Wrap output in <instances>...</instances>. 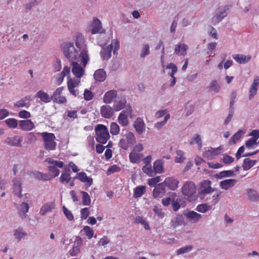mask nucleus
I'll return each instance as SVG.
<instances>
[{"instance_id": "47", "label": "nucleus", "mask_w": 259, "mask_h": 259, "mask_svg": "<svg viewBox=\"0 0 259 259\" xmlns=\"http://www.w3.org/2000/svg\"><path fill=\"white\" fill-rule=\"evenodd\" d=\"M150 54L149 46L148 44H144L142 46L140 57L144 58L147 55Z\"/></svg>"}, {"instance_id": "29", "label": "nucleus", "mask_w": 259, "mask_h": 259, "mask_svg": "<svg viewBox=\"0 0 259 259\" xmlns=\"http://www.w3.org/2000/svg\"><path fill=\"white\" fill-rule=\"evenodd\" d=\"M232 57L236 62L240 64L246 63L251 59V57L250 56H245L244 55H234Z\"/></svg>"}, {"instance_id": "23", "label": "nucleus", "mask_w": 259, "mask_h": 259, "mask_svg": "<svg viewBox=\"0 0 259 259\" xmlns=\"http://www.w3.org/2000/svg\"><path fill=\"white\" fill-rule=\"evenodd\" d=\"M134 127L136 131L140 135L142 134L145 130V123L141 118H138L134 123Z\"/></svg>"}, {"instance_id": "41", "label": "nucleus", "mask_w": 259, "mask_h": 259, "mask_svg": "<svg viewBox=\"0 0 259 259\" xmlns=\"http://www.w3.org/2000/svg\"><path fill=\"white\" fill-rule=\"evenodd\" d=\"M130 160L132 163H137L141 158V155L139 153L132 152L129 155Z\"/></svg>"}, {"instance_id": "13", "label": "nucleus", "mask_w": 259, "mask_h": 259, "mask_svg": "<svg viewBox=\"0 0 259 259\" xmlns=\"http://www.w3.org/2000/svg\"><path fill=\"white\" fill-rule=\"evenodd\" d=\"M162 183L165 187H167L170 190L174 191L177 189L179 181L174 177H167Z\"/></svg>"}, {"instance_id": "33", "label": "nucleus", "mask_w": 259, "mask_h": 259, "mask_svg": "<svg viewBox=\"0 0 259 259\" xmlns=\"http://www.w3.org/2000/svg\"><path fill=\"white\" fill-rule=\"evenodd\" d=\"M54 208V204L52 202H49L44 204L40 210V214L44 215L48 211H51Z\"/></svg>"}, {"instance_id": "17", "label": "nucleus", "mask_w": 259, "mask_h": 259, "mask_svg": "<svg viewBox=\"0 0 259 259\" xmlns=\"http://www.w3.org/2000/svg\"><path fill=\"white\" fill-rule=\"evenodd\" d=\"M117 97V93L115 90H110L107 92L104 96L103 101L106 104H109L114 102Z\"/></svg>"}, {"instance_id": "37", "label": "nucleus", "mask_w": 259, "mask_h": 259, "mask_svg": "<svg viewBox=\"0 0 259 259\" xmlns=\"http://www.w3.org/2000/svg\"><path fill=\"white\" fill-rule=\"evenodd\" d=\"M145 192V186H140L137 187L134 191V197L136 198L140 197Z\"/></svg>"}, {"instance_id": "10", "label": "nucleus", "mask_w": 259, "mask_h": 259, "mask_svg": "<svg viewBox=\"0 0 259 259\" xmlns=\"http://www.w3.org/2000/svg\"><path fill=\"white\" fill-rule=\"evenodd\" d=\"M132 108L128 107L126 110L122 111L119 114L118 120L119 124L123 126H126L128 124L127 119V115H130L132 113Z\"/></svg>"}, {"instance_id": "44", "label": "nucleus", "mask_w": 259, "mask_h": 259, "mask_svg": "<svg viewBox=\"0 0 259 259\" xmlns=\"http://www.w3.org/2000/svg\"><path fill=\"white\" fill-rule=\"evenodd\" d=\"M119 126L116 122H112L110 124V133L112 135H117L119 132Z\"/></svg>"}, {"instance_id": "54", "label": "nucleus", "mask_w": 259, "mask_h": 259, "mask_svg": "<svg viewBox=\"0 0 259 259\" xmlns=\"http://www.w3.org/2000/svg\"><path fill=\"white\" fill-rule=\"evenodd\" d=\"M39 0H30V2L26 4L25 9L27 10H30L33 7L38 5Z\"/></svg>"}, {"instance_id": "35", "label": "nucleus", "mask_w": 259, "mask_h": 259, "mask_svg": "<svg viewBox=\"0 0 259 259\" xmlns=\"http://www.w3.org/2000/svg\"><path fill=\"white\" fill-rule=\"evenodd\" d=\"M244 132L242 130H239L231 138L229 141L230 144H235L244 135Z\"/></svg>"}, {"instance_id": "58", "label": "nucleus", "mask_w": 259, "mask_h": 259, "mask_svg": "<svg viewBox=\"0 0 259 259\" xmlns=\"http://www.w3.org/2000/svg\"><path fill=\"white\" fill-rule=\"evenodd\" d=\"M109 46H111L113 53L115 54L116 51L119 48V42L117 39H113Z\"/></svg>"}, {"instance_id": "18", "label": "nucleus", "mask_w": 259, "mask_h": 259, "mask_svg": "<svg viewBox=\"0 0 259 259\" xmlns=\"http://www.w3.org/2000/svg\"><path fill=\"white\" fill-rule=\"evenodd\" d=\"M22 141V137H20L19 136H15L13 137H9L7 138L5 142L7 144L11 146H16L20 147L22 146L21 144Z\"/></svg>"}, {"instance_id": "24", "label": "nucleus", "mask_w": 259, "mask_h": 259, "mask_svg": "<svg viewBox=\"0 0 259 259\" xmlns=\"http://www.w3.org/2000/svg\"><path fill=\"white\" fill-rule=\"evenodd\" d=\"M236 183L237 180L235 179L225 180L220 183V186L222 189L227 190L233 187Z\"/></svg>"}, {"instance_id": "9", "label": "nucleus", "mask_w": 259, "mask_h": 259, "mask_svg": "<svg viewBox=\"0 0 259 259\" xmlns=\"http://www.w3.org/2000/svg\"><path fill=\"white\" fill-rule=\"evenodd\" d=\"M68 78H69L67 82L68 89L72 95L76 96L78 94V92L77 90H75L74 88L80 83L79 78L74 79L71 78L70 76H68Z\"/></svg>"}, {"instance_id": "26", "label": "nucleus", "mask_w": 259, "mask_h": 259, "mask_svg": "<svg viewBox=\"0 0 259 259\" xmlns=\"http://www.w3.org/2000/svg\"><path fill=\"white\" fill-rule=\"evenodd\" d=\"M188 47L185 44L180 43L175 46V53L178 55L184 56L186 54Z\"/></svg>"}, {"instance_id": "19", "label": "nucleus", "mask_w": 259, "mask_h": 259, "mask_svg": "<svg viewBox=\"0 0 259 259\" xmlns=\"http://www.w3.org/2000/svg\"><path fill=\"white\" fill-rule=\"evenodd\" d=\"M114 109L109 105H103L101 107L100 113L106 118H111L114 114Z\"/></svg>"}, {"instance_id": "27", "label": "nucleus", "mask_w": 259, "mask_h": 259, "mask_svg": "<svg viewBox=\"0 0 259 259\" xmlns=\"http://www.w3.org/2000/svg\"><path fill=\"white\" fill-rule=\"evenodd\" d=\"M112 48L111 46H108L106 47H103L100 52L101 58L103 60H108L111 57Z\"/></svg>"}, {"instance_id": "46", "label": "nucleus", "mask_w": 259, "mask_h": 259, "mask_svg": "<svg viewBox=\"0 0 259 259\" xmlns=\"http://www.w3.org/2000/svg\"><path fill=\"white\" fill-rule=\"evenodd\" d=\"M46 161H47L49 163L52 164V166L61 168L63 166V162L62 161L54 160V159L50 158H47Z\"/></svg>"}, {"instance_id": "8", "label": "nucleus", "mask_w": 259, "mask_h": 259, "mask_svg": "<svg viewBox=\"0 0 259 259\" xmlns=\"http://www.w3.org/2000/svg\"><path fill=\"white\" fill-rule=\"evenodd\" d=\"M228 9V6L226 5L218 8L216 14L212 18V22L217 24L221 22L227 15V11Z\"/></svg>"}, {"instance_id": "42", "label": "nucleus", "mask_w": 259, "mask_h": 259, "mask_svg": "<svg viewBox=\"0 0 259 259\" xmlns=\"http://www.w3.org/2000/svg\"><path fill=\"white\" fill-rule=\"evenodd\" d=\"M211 209V206L206 203L199 204L197 206L196 210L200 212H205Z\"/></svg>"}, {"instance_id": "60", "label": "nucleus", "mask_w": 259, "mask_h": 259, "mask_svg": "<svg viewBox=\"0 0 259 259\" xmlns=\"http://www.w3.org/2000/svg\"><path fill=\"white\" fill-rule=\"evenodd\" d=\"M160 181V177L159 176L156 177L154 178L150 179L148 180V184L150 186H155L157 183Z\"/></svg>"}, {"instance_id": "1", "label": "nucleus", "mask_w": 259, "mask_h": 259, "mask_svg": "<svg viewBox=\"0 0 259 259\" xmlns=\"http://www.w3.org/2000/svg\"><path fill=\"white\" fill-rule=\"evenodd\" d=\"M75 45L77 50L75 48L73 42H64L62 44L64 55L71 62L80 61L85 67L90 58L87 46L85 44L84 38L82 34L76 35Z\"/></svg>"}, {"instance_id": "36", "label": "nucleus", "mask_w": 259, "mask_h": 259, "mask_svg": "<svg viewBox=\"0 0 259 259\" xmlns=\"http://www.w3.org/2000/svg\"><path fill=\"white\" fill-rule=\"evenodd\" d=\"M78 179L82 182H87L90 185L93 183V179L91 178L87 177V174L84 172H80L78 174Z\"/></svg>"}, {"instance_id": "63", "label": "nucleus", "mask_w": 259, "mask_h": 259, "mask_svg": "<svg viewBox=\"0 0 259 259\" xmlns=\"http://www.w3.org/2000/svg\"><path fill=\"white\" fill-rule=\"evenodd\" d=\"M81 219L85 220L89 215V211L88 208H82L80 210Z\"/></svg>"}, {"instance_id": "38", "label": "nucleus", "mask_w": 259, "mask_h": 259, "mask_svg": "<svg viewBox=\"0 0 259 259\" xmlns=\"http://www.w3.org/2000/svg\"><path fill=\"white\" fill-rule=\"evenodd\" d=\"M14 235L18 239V241H20L22 238L27 235V233L24 232L22 228H19L14 230Z\"/></svg>"}, {"instance_id": "51", "label": "nucleus", "mask_w": 259, "mask_h": 259, "mask_svg": "<svg viewBox=\"0 0 259 259\" xmlns=\"http://www.w3.org/2000/svg\"><path fill=\"white\" fill-rule=\"evenodd\" d=\"M193 249L192 245L186 246L182 248H180L177 251V254H182L185 253L189 252Z\"/></svg>"}, {"instance_id": "20", "label": "nucleus", "mask_w": 259, "mask_h": 259, "mask_svg": "<svg viewBox=\"0 0 259 259\" xmlns=\"http://www.w3.org/2000/svg\"><path fill=\"white\" fill-rule=\"evenodd\" d=\"M259 85V78L258 76L254 78L253 81L249 90V100H251L256 94Z\"/></svg>"}, {"instance_id": "52", "label": "nucleus", "mask_w": 259, "mask_h": 259, "mask_svg": "<svg viewBox=\"0 0 259 259\" xmlns=\"http://www.w3.org/2000/svg\"><path fill=\"white\" fill-rule=\"evenodd\" d=\"M29 106H30V103L28 102H25L23 99L16 102L14 104V106L16 107H18V108L23 107H28Z\"/></svg>"}, {"instance_id": "4", "label": "nucleus", "mask_w": 259, "mask_h": 259, "mask_svg": "<svg viewBox=\"0 0 259 259\" xmlns=\"http://www.w3.org/2000/svg\"><path fill=\"white\" fill-rule=\"evenodd\" d=\"M45 148L47 150H54L56 149L55 136L53 133L44 132L41 134Z\"/></svg>"}, {"instance_id": "30", "label": "nucleus", "mask_w": 259, "mask_h": 259, "mask_svg": "<svg viewBox=\"0 0 259 259\" xmlns=\"http://www.w3.org/2000/svg\"><path fill=\"white\" fill-rule=\"evenodd\" d=\"M94 77L97 81L102 82L106 79V73L103 69H100L95 72Z\"/></svg>"}, {"instance_id": "6", "label": "nucleus", "mask_w": 259, "mask_h": 259, "mask_svg": "<svg viewBox=\"0 0 259 259\" xmlns=\"http://www.w3.org/2000/svg\"><path fill=\"white\" fill-rule=\"evenodd\" d=\"M216 189L211 187V181L208 180H203L200 184L198 190L199 194L204 195L215 191Z\"/></svg>"}, {"instance_id": "14", "label": "nucleus", "mask_w": 259, "mask_h": 259, "mask_svg": "<svg viewBox=\"0 0 259 259\" xmlns=\"http://www.w3.org/2000/svg\"><path fill=\"white\" fill-rule=\"evenodd\" d=\"M63 90V87L58 88L52 96V99L54 102L62 104L66 102L64 97L61 96V93Z\"/></svg>"}, {"instance_id": "56", "label": "nucleus", "mask_w": 259, "mask_h": 259, "mask_svg": "<svg viewBox=\"0 0 259 259\" xmlns=\"http://www.w3.org/2000/svg\"><path fill=\"white\" fill-rule=\"evenodd\" d=\"M223 162L226 164H229L234 161V158L227 154H224L222 158Z\"/></svg>"}, {"instance_id": "5", "label": "nucleus", "mask_w": 259, "mask_h": 259, "mask_svg": "<svg viewBox=\"0 0 259 259\" xmlns=\"http://www.w3.org/2000/svg\"><path fill=\"white\" fill-rule=\"evenodd\" d=\"M91 32L92 34L99 33L104 38L102 41H99V43L104 44L106 42L107 37H105V30L102 28V23L98 18H94L93 21Z\"/></svg>"}, {"instance_id": "2", "label": "nucleus", "mask_w": 259, "mask_h": 259, "mask_svg": "<svg viewBox=\"0 0 259 259\" xmlns=\"http://www.w3.org/2000/svg\"><path fill=\"white\" fill-rule=\"evenodd\" d=\"M121 135L123 137L118 143V146L124 150L133 146L136 142L134 134L126 129H123Z\"/></svg>"}, {"instance_id": "21", "label": "nucleus", "mask_w": 259, "mask_h": 259, "mask_svg": "<svg viewBox=\"0 0 259 259\" xmlns=\"http://www.w3.org/2000/svg\"><path fill=\"white\" fill-rule=\"evenodd\" d=\"M247 199L251 202L259 201V194L256 190L253 189H247L246 190Z\"/></svg>"}, {"instance_id": "40", "label": "nucleus", "mask_w": 259, "mask_h": 259, "mask_svg": "<svg viewBox=\"0 0 259 259\" xmlns=\"http://www.w3.org/2000/svg\"><path fill=\"white\" fill-rule=\"evenodd\" d=\"M220 86L216 80H212L209 85V90L211 92L218 93L220 90Z\"/></svg>"}, {"instance_id": "22", "label": "nucleus", "mask_w": 259, "mask_h": 259, "mask_svg": "<svg viewBox=\"0 0 259 259\" xmlns=\"http://www.w3.org/2000/svg\"><path fill=\"white\" fill-rule=\"evenodd\" d=\"M126 102V99L124 97H118L117 100L114 101L113 109L116 111H119L124 107Z\"/></svg>"}, {"instance_id": "62", "label": "nucleus", "mask_w": 259, "mask_h": 259, "mask_svg": "<svg viewBox=\"0 0 259 259\" xmlns=\"http://www.w3.org/2000/svg\"><path fill=\"white\" fill-rule=\"evenodd\" d=\"M83 230L85 233L86 236L88 237L89 239H91L93 237L94 235V231L89 226H85L83 228Z\"/></svg>"}, {"instance_id": "16", "label": "nucleus", "mask_w": 259, "mask_h": 259, "mask_svg": "<svg viewBox=\"0 0 259 259\" xmlns=\"http://www.w3.org/2000/svg\"><path fill=\"white\" fill-rule=\"evenodd\" d=\"M165 187L162 183L157 184L155 186L153 191V196L154 198L162 197L165 193Z\"/></svg>"}, {"instance_id": "53", "label": "nucleus", "mask_w": 259, "mask_h": 259, "mask_svg": "<svg viewBox=\"0 0 259 259\" xmlns=\"http://www.w3.org/2000/svg\"><path fill=\"white\" fill-rule=\"evenodd\" d=\"M143 171L150 176H153L154 172L150 164H145L142 168Z\"/></svg>"}, {"instance_id": "43", "label": "nucleus", "mask_w": 259, "mask_h": 259, "mask_svg": "<svg viewBox=\"0 0 259 259\" xmlns=\"http://www.w3.org/2000/svg\"><path fill=\"white\" fill-rule=\"evenodd\" d=\"M82 194V202L84 205H89L91 203V198L89 194L84 191H81Z\"/></svg>"}, {"instance_id": "15", "label": "nucleus", "mask_w": 259, "mask_h": 259, "mask_svg": "<svg viewBox=\"0 0 259 259\" xmlns=\"http://www.w3.org/2000/svg\"><path fill=\"white\" fill-rule=\"evenodd\" d=\"M12 182L13 184V188L14 193L19 198H21L22 197L21 194L22 183L20 179L15 178L13 179Z\"/></svg>"}, {"instance_id": "11", "label": "nucleus", "mask_w": 259, "mask_h": 259, "mask_svg": "<svg viewBox=\"0 0 259 259\" xmlns=\"http://www.w3.org/2000/svg\"><path fill=\"white\" fill-rule=\"evenodd\" d=\"M79 61L71 62L72 72L77 78H80L84 73V69L78 63Z\"/></svg>"}, {"instance_id": "59", "label": "nucleus", "mask_w": 259, "mask_h": 259, "mask_svg": "<svg viewBox=\"0 0 259 259\" xmlns=\"http://www.w3.org/2000/svg\"><path fill=\"white\" fill-rule=\"evenodd\" d=\"M71 179L69 174L63 173L60 177V180L61 183H64L65 181L66 182V183H68Z\"/></svg>"}, {"instance_id": "45", "label": "nucleus", "mask_w": 259, "mask_h": 259, "mask_svg": "<svg viewBox=\"0 0 259 259\" xmlns=\"http://www.w3.org/2000/svg\"><path fill=\"white\" fill-rule=\"evenodd\" d=\"M162 161L160 160H156L154 163L153 168L156 173H160L162 171Z\"/></svg>"}, {"instance_id": "39", "label": "nucleus", "mask_w": 259, "mask_h": 259, "mask_svg": "<svg viewBox=\"0 0 259 259\" xmlns=\"http://www.w3.org/2000/svg\"><path fill=\"white\" fill-rule=\"evenodd\" d=\"M70 72V67H68V66H65L64 68L63 71L60 73V76L59 77V78L58 79V81L59 84L61 83L63 81L64 77L65 76L69 74Z\"/></svg>"}, {"instance_id": "12", "label": "nucleus", "mask_w": 259, "mask_h": 259, "mask_svg": "<svg viewBox=\"0 0 259 259\" xmlns=\"http://www.w3.org/2000/svg\"><path fill=\"white\" fill-rule=\"evenodd\" d=\"M183 214L189 221L192 223H196L202 218L200 214L193 210L185 211Z\"/></svg>"}, {"instance_id": "49", "label": "nucleus", "mask_w": 259, "mask_h": 259, "mask_svg": "<svg viewBox=\"0 0 259 259\" xmlns=\"http://www.w3.org/2000/svg\"><path fill=\"white\" fill-rule=\"evenodd\" d=\"M48 168L50 172V175H51L52 178L57 177L59 175L60 173V170L57 167L50 165L49 166Z\"/></svg>"}, {"instance_id": "25", "label": "nucleus", "mask_w": 259, "mask_h": 259, "mask_svg": "<svg viewBox=\"0 0 259 259\" xmlns=\"http://www.w3.org/2000/svg\"><path fill=\"white\" fill-rule=\"evenodd\" d=\"M19 126L22 130L25 131H31L34 127L33 123L30 120L20 121Z\"/></svg>"}, {"instance_id": "50", "label": "nucleus", "mask_w": 259, "mask_h": 259, "mask_svg": "<svg viewBox=\"0 0 259 259\" xmlns=\"http://www.w3.org/2000/svg\"><path fill=\"white\" fill-rule=\"evenodd\" d=\"M5 122L10 128H15L18 125L17 120L14 118L7 119Z\"/></svg>"}, {"instance_id": "7", "label": "nucleus", "mask_w": 259, "mask_h": 259, "mask_svg": "<svg viewBox=\"0 0 259 259\" xmlns=\"http://www.w3.org/2000/svg\"><path fill=\"white\" fill-rule=\"evenodd\" d=\"M196 187L194 184L191 182H186L182 187V193L188 197H190L191 199H194L193 194L195 193Z\"/></svg>"}, {"instance_id": "3", "label": "nucleus", "mask_w": 259, "mask_h": 259, "mask_svg": "<svg viewBox=\"0 0 259 259\" xmlns=\"http://www.w3.org/2000/svg\"><path fill=\"white\" fill-rule=\"evenodd\" d=\"M97 135L96 140L101 144H105L110 138L107 127L103 124H98L95 127Z\"/></svg>"}, {"instance_id": "48", "label": "nucleus", "mask_w": 259, "mask_h": 259, "mask_svg": "<svg viewBox=\"0 0 259 259\" xmlns=\"http://www.w3.org/2000/svg\"><path fill=\"white\" fill-rule=\"evenodd\" d=\"M184 153L181 150H177L175 157L176 162L181 163L184 161L185 158L184 156Z\"/></svg>"}, {"instance_id": "34", "label": "nucleus", "mask_w": 259, "mask_h": 259, "mask_svg": "<svg viewBox=\"0 0 259 259\" xmlns=\"http://www.w3.org/2000/svg\"><path fill=\"white\" fill-rule=\"evenodd\" d=\"M256 161L250 159L248 158H246L244 159L243 164L242 167L243 169L247 170L254 165Z\"/></svg>"}, {"instance_id": "57", "label": "nucleus", "mask_w": 259, "mask_h": 259, "mask_svg": "<svg viewBox=\"0 0 259 259\" xmlns=\"http://www.w3.org/2000/svg\"><path fill=\"white\" fill-rule=\"evenodd\" d=\"M194 143H197L199 148L201 147V140L199 135L196 134L195 135V136L192 138V141L190 142V144H193Z\"/></svg>"}, {"instance_id": "55", "label": "nucleus", "mask_w": 259, "mask_h": 259, "mask_svg": "<svg viewBox=\"0 0 259 259\" xmlns=\"http://www.w3.org/2000/svg\"><path fill=\"white\" fill-rule=\"evenodd\" d=\"M62 210L63 213L69 221L73 220L74 217L71 211L68 210L65 206H63Z\"/></svg>"}, {"instance_id": "61", "label": "nucleus", "mask_w": 259, "mask_h": 259, "mask_svg": "<svg viewBox=\"0 0 259 259\" xmlns=\"http://www.w3.org/2000/svg\"><path fill=\"white\" fill-rule=\"evenodd\" d=\"M83 95L84 99L87 101L92 100L94 97L93 93L87 89L84 90Z\"/></svg>"}, {"instance_id": "28", "label": "nucleus", "mask_w": 259, "mask_h": 259, "mask_svg": "<svg viewBox=\"0 0 259 259\" xmlns=\"http://www.w3.org/2000/svg\"><path fill=\"white\" fill-rule=\"evenodd\" d=\"M29 208V204L25 202H22L18 208V213L22 219H24L26 217V213Z\"/></svg>"}, {"instance_id": "31", "label": "nucleus", "mask_w": 259, "mask_h": 259, "mask_svg": "<svg viewBox=\"0 0 259 259\" xmlns=\"http://www.w3.org/2000/svg\"><path fill=\"white\" fill-rule=\"evenodd\" d=\"M36 97L39 98L41 101L45 103H49L52 100V96L50 97L47 93L42 91H38L36 94Z\"/></svg>"}, {"instance_id": "32", "label": "nucleus", "mask_w": 259, "mask_h": 259, "mask_svg": "<svg viewBox=\"0 0 259 259\" xmlns=\"http://www.w3.org/2000/svg\"><path fill=\"white\" fill-rule=\"evenodd\" d=\"M235 172L232 170H224L217 174L214 175L215 178L218 179H223L225 177H231L235 176Z\"/></svg>"}, {"instance_id": "64", "label": "nucleus", "mask_w": 259, "mask_h": 259, "mask_svg": "<svg viewBox=\"0 0 259 259\" xmlns=\"http://www.w3.org/2000/svg\"><path fill=\"white\" fill-rule=\"evenodd\" d=\"M19 116L22 118H28L30 117V113L26 110H22L19 112Z\"/></svg>"}]
</instances>
